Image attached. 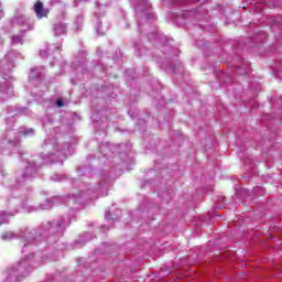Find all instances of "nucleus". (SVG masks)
I'll list each match as a JSON object with an SVG mask.
<instances>
[{"mask_svg": "<svg viewBox=\"0 0 282 282\" xmlns=\"http://www.w3.org/2000/svg\"><path fill=\"white\" fill-rule=\"evenodd\" d=\"M34 134V129H30L29 131H24V135Z\"/></svg>", "mask_w": 282, "mask_h": 282, "instance_id": "f03ea898", "label": "nucleus"}, {"mask_svg": "<svg viewBox=\"0 0 282 282\" xmlns=\"http://www.w3.org/2000/svg\"><path fill=\"white\" fill-rule=\"evenodd\" d=\"M34 12L37 17V19H43V17H47L48 11L45 10V8L43 7V2L37 1L34 4Z\"/></svg>", "mask_w": 282, "mask_h": 282, "instance_id": "f257e3e1", "label": "nucleus"}, {"mask_svg": "<svg viewBox=\"0 0 282 282\" xmlns=\"http://www.w3.org/2000/svg\"><path fill=\"white\" fill-rule=\"evenodd\" d=\"M63 105H64V104H63V100H62V99H57V100H56V106H57V107H63Z\"/></svg>", "mask_w": 282, "mask_h": 282, "instance_id": "7ed1b4c3", "label": "nucleus"}]
</instances>
